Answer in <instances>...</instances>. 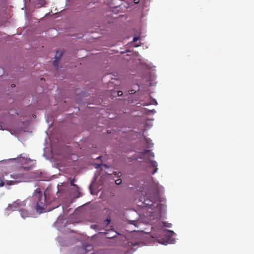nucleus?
Returning <instances> with one entry per match:
<instances>
[{
	"label": "nucleus",
	"mask_w": 254,
	"mask_h": 254,
	"mask_svg": "<svg viewBox=\"0 0 254 254\" xmlns=\"http://www.w3.org/2000/svg\"><path fill=\"white\" fill-rule=\"evenodd\" d=\"M15 87V84H12L11 85V87Z\"/></svg>",
	"instance_id": "obj_25"
},
{
	"label": "nucleus",
	"mask_w": 254,
	"mask_h": 254,
	"mask_svg": "<svg viewBox=\"0 0 254 254\" xmlns=\"http://www.w3.org/2000/svg\"><path fill=\"white\" fill-rule=\"evenodd\" d=\"M134 2L135 3H138L139 2V0H134Z\"/></svg>",
	"instance_id": "obj_23"
},
{
	"label": "nucleus",
	"mask_w": 254,
	"mask_h": 254,
	"mask_svg": "<svg viewBox=\"0 0 254 254\" xmlns=\"http://www.w3.org/2000/svg\"><path fill=\"white\" fill-rule=\"evenodd\" d=\"M143 203L148 206L150 208H152V207H154V204L153 202L150 200L148 198L144 199Z\"/></svg>",
	"instance_id": "obj_7"
},
{
	"label": "nucleus",
	"mask_w": 254,
	"mask_h": 254,
	"mask_svg": "<svg viewBox=\"0 0 254 254\" xmlns=\"http://www.w3.org/2000/svg\"><path fill=\"white\" fill-rule=\"evenodd\" d=\"M27 174L21 173L20 172H15L10 175L11 178L14 179L15 183H18L22 182H25L27 179Z\"/></svg>",
	"instance_id": "obj_3"
},
{
	"label": "nucleus",
	"mask_w": 254,
	"mask_h": 254,
	"mask_svg": "<svg viewBox=\"0 0 254 254\" xmlns=\"http://www.w3.org/2000/svg\"><path fill=\"white\" fill-rule=\"evenodd\" d=\"M30 159L22 158L21 162H24L25 163H27L29 161Z\"/></svg>",
	"instance_id": "obj_18"
},
{
	"label": "nucleus",
	"mask_w": 254,
	"mask_h": 254,
	"mask_svg": "<svg viewBox=\"0 0 254 254\" xmlns=\"http://www.w3.org/2000/svg\"><path fill=\"white\" fill-rule=\"evenodd\" d=\"M123 95V92L121 91H118V95L121 96Z\"/></svg>",
	"instance_id": "obj_20"
},
{
	"label": "nucleus",
	"mask_w": 254,
	"mask_h": 254,
	"mask_svg": "<svg viewBox=\"0 0 254 254\" xmlns=\"http://www.w3.org/2000/svg\"><path fill=\"white\" fill-rule=\"evenodd\" d=\"M139 39V38L138 37H134L133 39V42H135L137 41Z\"/></svg>",
	"instance_id": "obj_19"
},
{
	"label": "nucleus",
	"mask_w": 254,
	"mask_h": 254,
	"mask_svg": "<svg viewBox=\"0 0 254 254\" xmlns=\"http://www.w3.org/2000/svg\"><path fill=\"white\" fill-rule=\"evenodd\" d=\"M112 232L114 231L113 228H112Z\"/></svg>",
	"instance_id": "obj_27"
},
{
	"label": "nucleus",
	"mask_w": 254,
	"mask_h": 254,
	"mask_svg": "<svg viewBox=\"0 0 254 254\" xmlns=\"http://www.w3.org/2000/svg\"><path fill=\"white\" fill-rule=\"evenodd\" d=\"M92 249H93V247L92 245H86L84 248L85 253H87L88 252L90 251Z\"/></svg>",
	"instance_id": "obj_11"
},
{
	"label": "nucleus",
	"mask_w": 254,
	"mask_h": 254,
	"mask_svg": "<svg viewBox=\"0 0 254 254\" xmlns=\"http://www.w3.org/2000/svg\"><path fill=\"white\" fill-rule=\"evenodd\" d=\"M109 231L110 230H105L104 232H100V234L104 236L107 239H111V237L109 236Z\"/></svg>",
	"instance_id": "obj_9"
},
{
	"label": "nucleus",
	"mask_w": 254,
	"mask_h": 254,
	"mask_svg": "<svg viewBox=\"0 0 254 254\" xmlns=\"http://www.w3.org/2000/svg\"><path fill=\"white\" fill-rule=\"evenodd\" d=\"M63 51L61 50H58L55 56V59H60L63 55Z\"/></svg>",
	"instance_id": "obj_10"
},
{
	"label": "nucleus",
	"mask_w": 254,
	"mask_h": 254,
	"mask_svg": "<svg viewBox=\"0 0 254 254\" xmlns=\"http://www.w3.org/2000/svg\"><path fill=\"white\" fill-rule=\"evenodd\" d=\"M26 205L25 201H21L17 199L11 204H9L7 206V210L9 211L19 210V209L25 207Z\"/></svg>",
	"instance_id": "obj_2"
},
{
	"label": "nucleus",
	"mask_w": 254,
	"mask_h": 254,
	"mask_svg": "<svg viewBox=\"0 0 254 254\" xmlns=\"http://www.w3.org/2000/svg\"><path fill=\"white\" fill-rule=\"evenodd\" d=\"M121 254H123V253Z\"/></svg>",
	"instance_id": "obj_28"
},
{
	"label": "nucleus",
	"mask_w": 254,
	"mask_h": 254,
	"mask_svg": "<svg viewBox=\"0 0 254 254\" xmlns=\"http://www.w3.org/2000/svg\"><path fill=\"white\" fill-rule=\"evenodd\" d=\"M60 60V59H55V60L53 61V65L55 66H58V64H59V61Z\"/></svg>",
	"instance_id": "obj_15"
},
{
	"label": "nucleus",
	"mask_w": 254,
	"mask_h": 254,
	"mask_svg": "<svg viewBox=\"0 0 254 254\" xmlns=\"http://www.w3.org/2000/svg\"><path fill=\"white\" fill-rule=\"evenodd\" d=\"M122 174L121 172H115V171H113L112 172V180H114V177H120L121 176Z\"/></svg>",
	"instance_id": "obj_12"
},
{
	"label": "nucleus",
	"mask_w": 254,
	"mask_h": 254,
	"mask_svg": "<svg viewBox=\"0 0 254 254\" xmlns=\"http://www.w3.org/2000/svg\"><path fill=\"white\" fill-rule=\"evenodd\" d=\"M35 5L38 8L45 6L47 2L45 0H36L35 1Z\"/></svg>",
	"instance_id": "obj_6"
},
{
	"label": "nucleus",
	"mask_w": 254,
	"mask_h": 254,
	"mask_svg": "<svg viewBox=\"0 0 254 254\" xmlns=\"http://www.w3.org/2000/svg\"><path fill=\"white\" fill-rule=\"evenodd\" d=\"M130 223L131 224L135 225V221H130Z\"/></svg>",
	"instance_id": "obj_22"
},
{
	"label": "nucleus",
	"mask_w": 254,
	"mask_h": 254,
	"mask_svg": "<svg viewBox=\"0 0 254 254\" xmlns=\"http://www.w3.org/2000/svg\"><path fill=\"white\" fill-rule=\"evenodd\" d=\"M111 221V217L109 216L107 219L104 221L105 224H109Z\"/></svg>",
	"instance_id": "obj_14"
},
{
	"label": "nucleus",
	"mask_w": 254,
	"mask_h": 254,
	"mask_svg": "<svg viewBox=\"0 0 254 254\" xmlns=\"http://www.w3.org/2000/svg\"><path fill=\"white\" fill-rule=\"evenodd\" d=\"M117 235H114L112 236V244L115 242H117V244L118 245H121V242L125 241L126 239V237L118 232H116Z\"/></svg>",
	"instance_id": "obj_4"
},
{
	"label": "nucleus",
	"mask_w": 254,
	"mask_h": 254,
	"mask_svg": "<svg viewBox=\"0 0 254 254\" xmlns=\"http://www.w3.org/2000/svg\"><path fill=\"white\" fill-rule=\"evenodd\" d=\"M4 185V183L2 181H1L0 182V188L3 187Z\"/></svg>",
	"instance_id": "obj_21"
},
{
	"label": "nucleus",
	"mask_w": 254,
	"mask_h": 254,
	"mask_svg": "<svg viewBox=\"0 0 254 254\" xmlns=\"http://www.w3.org/2000/svg\"><path fill=\"white\" fill-rule=\"evenodd\" d=\"M31 200L36 203V209L42 212L44 207L48 204V201L45 193L42 194L40 188L36 189L31 197Z\"/></svg>",
	"instance_id": "obj_1"
},
{
	"label": "nucleus",
	"mask_w": 254,
	"mask_h": 254,
	"mask_svg": "<svg viewBox=\"0 0 254 254\" xmlns=\"http://www.w3.org/2000/svg\"><path fill=\"white\" fill-rule=\"evenodd\" d=\"M70 185L72 186H74V187H76V188H77V186L76 185L74 184V179H72L71 181H70Z\"/></svg>",
	"instance_id": "obj_17"
},
{
	"label": "nucleus",
	"mask_w": 254,
	"mask_h": 254,
	"mask_svg": "<svg viewBox=\"0 0 254 254\" xmlns=\"http://www.w3.org/2000/svg\"><path fill=\"white\" fill-rule=\"evenodd\" d=\"M149 151V150H145L144 152L146 153V152H148Z\"/></svg>",
	"instance_id": "obj_24"
},
{
	"label": "nucleus",
	"mask_w": 254,
	"mask_h": 254,
	"mask_svg": "<svg viewBox=\"0 0 254 254\" xmlns=\"http://www.w3.org/2000/svg\"><path fill=\"white\" fill-rule=\"evenodd\" d=\"M116 185H120L122 183V180L121 179H118L117 180H114Z\"/></svg>",
	"instance_id": "obj_16"
},
{
	"label": "nucleus",
	"mask_w": 254,
	"mask_h": 254,
	"mask_svg": "<svg viewBox=\"0 0 254 254\" xmlns=\"http://www.w3.org/2000/svg\"><path fill=\"white\" fill-rule=\"evenodd\" d=\"M101 156H99V157H97L96 159H101Z\"/></svg>",
	"instance_id": "obj_26"
},
{
	"label": "nucleus",
	"mask_w": 254,
	"mask_h": 254,
	"mask_svg": "<svg viewBox=\"0 0 254 254\" xmlns=\"http://www.w3.org/2000/svg\"><path fill=\"white\" fill-rule=\"evenodd\" d=\"M150 164L152 167H155V168L153 170V171L152 172V174H155L156 172H157L158 170V168H157V163L155 161H150Z\"/></svg>",
	"instance_id": "obj_8"
},
{
	"label": "nucleus",
	"mask_w": 254,
	"mask_h": 254,
	"mask_svg": "<svg viewBox=\"0 0 254 254\" xmlns=\"http://www.w3.org/2000/svg\"><path fill=\"white\" fill-rule=\"evenodd\" d=\"M16 183L14 180L11 181H7L6 182V184L8 186L13 185L15 184Z\"/></svg>",
	"instance_id": "obj_13"
},
{
	"label": "nucleus",
	"mask_w": 254,
	"mask_h": 254,
	"mask_svg": "<svg viewBox=\"0 0 254 254\" xmlns=\"http://www.w3.org/2000/svg\"><path fill=\"white\" fill-rule=\"evenodd\" d=\"M19 212L21 217L24 219L30 216V214L29 211L28 210L23 208V207L19 209Z\"/></svg>",
	"instance_id": "obj_5"
}]
</instances>
